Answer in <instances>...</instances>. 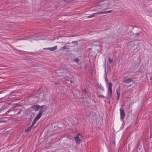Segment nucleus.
I'll return each mask as SVG.
<instances>
[{"label": "nucleus", "instance_id": "f257e3e1", "mask_svg": "<svg viewBox=\"0 0 152 152\" xmlns=\"http://www.w3.org/2000/svg\"><path fill=\"white\" fill-rule=\"evenodd\" d=\"M115 4L113 0H103L99 2L97 7L98 9L104 10L112 8Z\"/></svg>", "mask_w": 152, "mask_h": 152}, {"label": "nucleus", "instance_id": "f03ea898", "mask_svg": "<svg viewBox=\"0 0 152 152\" xmlns=\"http://www.w3.org/2000/svg\"><path fill=\"white\" fill-rule=\"evenodd\" d=\"M112 83L109 82L108 85L107 94L109 97H111L112 93Z\"/></svg>", "mask_w": 152, "mask_h": 152}, {"label": "nucleus", "instance_id": "7ed1b4c3", "mask_svg": "<svg viewBox=\"0 0 152 152\" xmlns=\"http://www.w3.org/2000/svg\"><path fill=\"white\" fill-rule=\"evenodd\" d=\"M120 119L122 121H123L125 116V114L124 110L120 108Z\"/></svg>", "mask_w": 152, "mask_h": 152}, {"label": "nucleus", "instance_id": "20e7f679", "mask_svg": "<svg viewBox=\"0 0 152 152\" xmlns=\"http://www.w3.org/2000/svg\"><path fill=\"white\" fill-rule=\"evenodd\" d=\"M42 106L41 107L38 105H34L31 106V108L36 111H38L40 108H42Z\"/></svg>", "mask_w": 152, "mask_h": 152}, {"label": "nucleus", "instance_id": "39448f33", "mask_svg": "<svg viewBox=\"0 0 152 152\" xmlns=\"http://www.w3.org/2000/svg\"><path fill=\"white\" fill-rule=\"evenodd\" d=\"M132 81V80L131 78H127L126 77H125L123 82L125 83H130Z\"/></svg>", "mask_w": 152, "mask_h": 152}, {"label": "nucleus", "instance_id": "423d86ee", "mask_svg": "<svg viewBox=\"0 0 152 152\" xmlns=\"http://www.w3.org/2000/svg\"><path fill=\"white\" fill-rule=\"evenodd\" d=\"M44 112V111L42 110V109L40 110L38 114L36 116L35 118L37 120H39L40 118L41 117L42 115V113Z\"/></svg>", "mask_w": 152, "mask_h": 152}, {"label": "nucleus", "instance_id": "0eeeda50", "mask_svg": "<svg viewBox=\"0 0 152 152\" xmlns=\"http://www.w3.org/2000/svg\"><path fill=\"white\" fill-rule=\"evenodd\" d=\"M44 49H47L50 51H54L55 50L57 49V46H55L51 48H43Z\"/></svg>", "mask_w": 152, "mask_h": 152}, {"label": "nucleus", "instance_id": "6e6552de", "mask_svg": "<svg viewBox=\"0 0 152 152\" xmlns=\"http://www.w3.org/2000/svg\"><path fill=\"white\" fill-rule=\"evenodd\" d=\"M74 139L75 141L78 144H79L82 142L83 141L81 139L79 138L78 136H76L75 138Z\"/></svg>", "mask_w": 152, "mask_h": 152}, {"label": "nucleus", "instance_id": "1a4fd4ad", "mask_svg": "<svg viewBox=\"0 0 152 152\" xmlns=\"http://www.w3.org/2000/svg\"><path fill=\"white\" fill-rule=\"evenodd\" d=\"M116 93H117V99L118 100L119 99V96H120V88H118V89H117L116 90Z\"/></svg>", "mask_w": 152, "mask_h": 152}, {"label": "nucleus", "instance_id": "9d476101", "mask_svg": "<svg viewBox=\"0 0 152 152\" xmlns=\"http://www.w3.org/2000/svg\"><path fill=\"white\" fill-rule=\"evenodd\" d=\"M112 12V11L111 10H110L107 11H103V12H99V13L100 14H106V13H111Z\"/></svg>", "mask_w": 152, "mask_h": 152}, {"label": "nucleus", "instance_id": "9b49d317", "mask_svg": "<svg viewBox=\"0 0 152 152\" xmlns=\"http://www.w3.org/2000/svg\"><path fill=\"white\" fill-rule=\"evenodd\" d=\"M97 87L100 89L101 90L104 91V88L103 86L101 84H99V83H97Z\"/></svg>", "mask_w": 152, "mask_h": 152}, {"label": "nucleus", "instance_id": "f8f14e48", "mask_svg": "<svg viewBox=\"0 0 152 152\" xmlns=\"http://www.w3.org/2000/svg\"><path fill=\"white\" fill-rule=\"evenodd\" d=\"M99 14H100L99 13V12H96V13H94L92 14L91 15L89 16L88 17V18L92 17L95 16V15H99Z\"/></svg>", "mask_w": 152, "mask_h": 152}, {"label": "nucleus", "instance_id": "ddd939ff", "mask_svg": "<svg viewBox=\"0 0 152 152\" xmlns=\"http://www.w3.org/2000/svg\"><path fill=\"white\" fill-rule=\"evenodd\" d=\"M76 136H78L79 138L81 140L82 139H83V136L80 133H78Z\"/></svg>", "mask_w": 152, "mask_h": 152}, {"label": "nucleus", "instance_id": "4468645a", "mask_svg": "<svg viewBox=\"0 0 152 152\" xmlns=\"http://www.w3.org/2000/svg\"><path fill=\"white\" fill-rule=\"evenodd\" d=\"M37 121V119L34 118L32 122V125H34L36 123V121Z\"/></svg>", "mask_w": 152, "mask_h": 152}, {"label": "nucleus", "instance_id": "2eb2a0df", "mask_svg": "<svg viewBox=\"0 0 152 152\" xmlns=\"http://www.w3.org/2000/svg\"><path fill=\"white\" fill-rule=\"evenodd\" d=\"M113 62V60L110 58H109L108 61L107 63H111Z\"/></svg>", "mask_w": 152, "mask_h": 152}, {"label": "nucleus", "instance_id": "dca6fc26", "mask_svg": "<svg viewBox=\"0 0 152 152\" xmlns=\"http://www.w3.org/2000/svg\"><path fill=\"white\" fill-rule=\"evenodd\" d=\"M74 61H75L77 63L79 62V59L78 58H76L74 60Z\"/></svg>", "mask_w": 152, "mask_h": 152}, {"label": "nucleus", "instance_id": "f3484780", "mask_svg": "<svg viewBox=\"0 0 152 152\" xmlns=\"http://www.w3.org/2000/svg\"><path fill=\"white\" fill-rule=\"evenodd\" d=\"M31 129L30 128V127H29L26 129L25 130V131L26 132H30Z\"/></svg>", "mask_w": 152, "mask_h": 152}, {"label": "nucleus", "instance_id": "a211bd4d", "mask_svg": "<svg viewBox=\"0 0 152 152\" xmlns=\"http://www.w3.org/2000/svg\"><path fill=\"white\" fill-rule=\"evenodd\" d=\"M72 43H74L76 45H78V42L77 41H72Z\"/></svg>", "mask_w": 152, "mask_h": 152}, {"label": "nucleus", "instance_id": "6ab92c4d", "mask_svg": "<svg viewBox=\"0 0 152 152\" xmlns=\"http://www.w3.org/2000/svg\"><path fill=\"white\" fill-rule=\"evenodd\" d=\"M69 46H64L62 48L63 49H68V47H69Z\"/></svg>", "mask_w": 152, "mask_h": 152}, {"label": "nucleus", "instance_id": "aec40b11", "mask_svg": "<svg viewBox=\"0 0 152 152\" xmlns=\"http://www.w3.org/2000/svg\"><path fill=\"white\" fill-rule=\"evenodd\" d=\"M98 96L99 97H100L101 98H106L105 97H104L103 95H99Z\"/></svg>", "mask_w": 152, "mask_h": 152}, {"label": "nucleus", "instance_id": "412c9836", "mask_svg": "<svg viewBox=\"0 0 152 152\" xmlns=\"http://www.w3.org/2000/svg\"><path fill=\"white\" fill-rule=\"evenodd\" d=\"M63 73H67L68 72V71L66 69H63Z\"/></svg>", "mask_w": 152, "mask_h": 152}, {"label": "nucleus", "instance_id": "4be33fe9", "mask_svg": "<svg viewBox=\"0 0 152 152\" xmlns=\"http://www.w3.org/2000/svg\"><path fill=\"white\" fill-rule=\"evenodd\" d=\"M33 125H32V124H31V126H30L29 127H30V128L31 129V128L32 127V126H33Z\"/></svg>", "mask_w": 152, "mask_h": 152}, {"label": "nucleus", "instance_id": "5701e85b", "mask_svg": "<svg viewBox=\"0 0 152 152\" xmlns=\"http://www.w3.org/2000/svg\"><path fill=\"white\" fill-rule=\"evenodd\" d=\"M86 89H84V91L86 93Z\"/></svg>", "mask_w": 152, "mask_h": 152}, {"label": "nucleus", "instance_id": "b1692460", "mask_svg": "<svg viewBox=\"0 0 152 152\" xmlns=\"http://www.w3.org/2000/svg\"><path fill=\"white\" fill-rule=\"evenodd\" d=\"M73 82V81L72 80H71L70 81V83H72Z\"/></svg>", "mask_w": 152, "mask_h": 152}, {"label": "nucleus", "instance_id": "393cba45", "mask_svg": "<svg viewBox=\"0 0 152 152\" xmlns=\"http://www.w3.org/2000/svg\"><path fill=\"white\" fill-rule=\"evenodd\" d=\"M2 122V121H0V122Z\"/></svg>", "mask_w": 152, "mask_h": 152}, {"label": "nucleus", "instance_id": "a878e982", "mask_svg": "<svg viewBox=\"0 0 152 152\" xmlns=\"http://www.w3.org/2000/svg\"><path fill=\"white\" fill-rule=\"evenodd\" d=\"M18 114H19V113H18Z\"/></svg>", "mask_w": 152, "mask_h": 152}]
</instances>
